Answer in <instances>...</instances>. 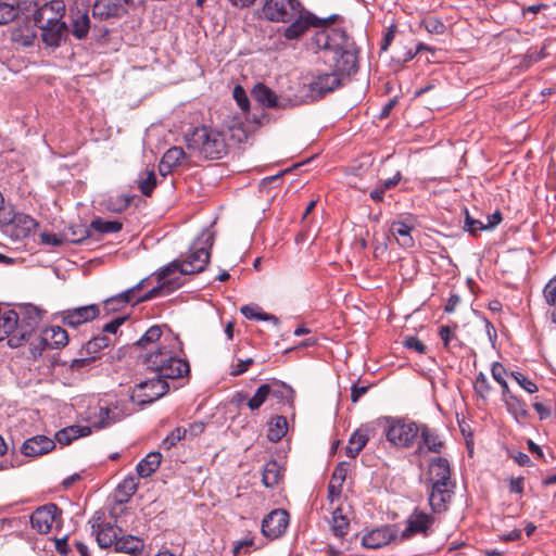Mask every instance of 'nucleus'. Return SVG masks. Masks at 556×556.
<instances>
[{"label": "nucleus", "instance_id": "15", "mask_svg": "<svg viewBox=\"0 0 556 556\" xmlns=\"http://www.w3.org/2000/svg\"><path fill=\"white\" fill-rule=\"evenodd\" d=\"M251 94L261 105L268 109H281L298 106L302 101L298 99L278 97L269 87L264 84H257L253 87Z\"/></svg>", "mask_w": 556, "mask_h": 556}, {"label": "nucleus", "instance_id": "1", "mask_svg": "<svg viewBox=\"0 0 556 556\" xmlns=\"http://www.w3.org/2000/svg\"><path fill=\"white\" fill-rule=\"evenodd\" d=\"M214 243V233L205 230L190 247L189 253L186 258L180 262L173 261L167 266L163 267L157 274L156 279L159 285L142 295L137 296V292L141 290L149 278H144L136 286L129 288L119 294L110 298L104 302L106 311H117L119 307L131 303L132 305L155 299L161 295H167L178 289L182 282L180 277L170 278L169 276L176 271L180 275H192L203 271L210 262V250Z\"/></svg>", "mask_w": 556, "mask_h": 556}, {"label": "nucleus", "instance_id": "37", "mask_svg": "<svg viewBox=\"0 0 556 556\" xmlns=\"http://www.w3.org/2000/svg\"><path fill=\"white\" fill-rule=\"evenodd\" d=\"M138 490V480L134 476L126 477L116 489V501L127 503Z\"/></svg>", "mask_w": 556, "mask_h": 556}, {"label": "nucleus", "instance_id": "26", "mask_svg": "<svg viewBox=\"0 0 556 556\" xmlns=\"http://www.w3.org/2000/svg\"><path fill=\"white\" fill-rule=\"evenodd\" d=\"M92 532L96 533V540L101 548H108L115 545L122 529L114 525L108 523H93Z\"/></svg>", "mask_w": 556, "mask_h": 556}, {"label": "nucleus", "instance_id": "49", "mask_svg": "<svg viewBox=\"0 0 556 556\" xmlns=\"http://www.w3.org/2000/svg\"><path fill=\"white\" fill-rule=\"evenodd\" d=\"M185 157L186 153L184 149L180 147L169 148L162 156L164 162L169 164L174 168L179 166Z\"/></svg>", "mask_w": 556, "mask_h": 556}, {"label": "nucleus", "instance_id": "23", "mask_svg": "<svg viewBox=\"0 0 556 556\" xmlns=\"http://www.w3.org/2000/svg\"><path fill=\"white\" fill-rule=\"evenodd\" d=\"M55 447V442L46 435H35L21 446V453L27 457H37L51 452Z\"/></svg>", "mask_w": 556, "mask_h": 556}, {"label": "nucleus", "instance_id": "45", "mask_svg": "<svg viewBox=\"0 0 556 556\" xmlns=\"http://www.w3.org/2000/svg\"><path fill=\"white\" fill-rule=\"evenodd\" d=\"M492 377L493 379L501 386L502 388V396H505L510 393L509 387L507 384V381L505 380L504 376L509 374L506 371L505 367L498 363L495 362L492 365L491 368Z\"/></svg>", "mask_w": 556, "mask_h": 556}, {"label": "nucleus", "instance_id": "59", "mask_svg": "<svg viewBox=\"0 0 556 556\" xmlns=\"http://www.w3.org/2000/svg\"><path fill=\"white\" fill-rule=\"evenodd\" d=\"M254 364V359L253 358H247L244 361H240L237 365H232L230 367V376L232 377H238V376H241L243 375L244 372L248 371L249 367L251 365Z\"/></svg>", "mask_w": 556, "mask_h": 556}, {"label": "nucleus", "instance_id": "47", "mask_svg": "<svg viewBox=\"0 0 556 556\" xmlns=\"http://www.w3.org/2000/svg\"><path fill=\"white\" fill-rule=\"evenodd\" d=\"M156 187V175L153 170L146 173V177L138 179V188L146 197H151L154 188Z\"/></svg>", "mask_w": 556, "mask_h": 556}, {"label": "nucleus", "instance_id": "61", "mask_svg": "<svg viewBox=\"0 0 556 556\" xmlns=\"http://www.w3.org/2000/svg\"><path fill=\"white\" fill-rule=\"evenodd\" d=\"M401 179H402L401 172H396L393 177L384 179V180H381L378 185L384 191H387V190L395 188L399 185V182L401 181Z\"/></svg>", "mask_w": 556, "mask_h": 556}, {"label": "nucleus", "instance_id": "58", "mask_svg": "<svg viewBox=\"0 0 556 556\" xmlns=\"http://www.w3.org/2000/svg\"><path fill=\"white\" fill-rule=\"evenodd\" d=\"M39 237L40 242L45 245L60 247L65 242L64 237L53 232H41Z\"/></svg>", "mask_w": 556, "mask_h": 556}, {"label": "nucleus", "instance_id": "51", "mask_svg": "<svg viewBox=\"0 0 556 556\" xmlns=\"http://www.w3.org/2000/svg\"><path fill=\"white\" fill-rule=\"evenodd\" d=\"M90 27V21L88 15L85 13L81 16H79L77 20L73 23V35L78 38L83 39L87 36Z\"/></svg>", "mask_w": 556, "mask_h": 556}, {"label": "nucleus", "instance_id": "13", "mask_svg": "<svg viewBox=\"0 0 556 556\" xmlns=\"http://www.w3.org/2000/svg\"><path fill=\"white\" fill-rule=\"evenodd\" d=\"M36 340L38 344L30 343V352L34 357L40 356L45 349L53 350L65 346L68 342V334L62 327L51 326L43 329Z\"/></svg>", "mask_w": 556, "mask_h": 556}, {"label": "nucleus", "instance_id": "50", "mask_svg": "<svg viewBox=\"0 0 556 556\" xmlns=\"http://www.w3.org/2000/svg\"><path fill=\"white\" fill-rule=\"evenodd\" d=\"M464 213V230L468 231L472 236H477L479 231L488 229L481 220L471 217L467 208H465Z\"/></svg>", "mask_w": 556, "mask_h": 556}, {"label": "nucleus", "instance_id": "21", "mask_svg": "<svg viewBox=\"0 0 556 556\" xmlns=\"http://www.w3.org/2000/svg\"><path fill=\"white\" fill-rule=\"evenodd\" d=\"M420 442L416 448V454L424 456L427 453L441 454L445 443L437 430L427 425L419 426Z\"/></svg>", "mask_w": 556, "mask_h": 556}, {"label": "nucleus", "instance_id": "56", "mask_svg": "<svg viewBox=\"0 0 556 556\" xmlns=\"http://www.w3.org/2000/svg\"><path fill=\"white\" fill-rule=\"evenodd\" d=\"M232 96H233V99L236 100L238 106L243 112H248L250 110V101H249V98H248L247 92L243 87H241L240 85H237L233 88Z\"/></svg>", "mask_w": 556, "mask_h": 556}, {"label": "nucleus", "instance_id": "17", "mask_svg": "<svg viewBox=\"0 0 556 556\" xmlns=\"http://www.w3.org/2000/svg\"><path fill=\"white\" fill-rule=\"evenodd\" d=\"M455 489L456 482L432 483L428 485V501L431 510L435 514L446 511L455 494Z\"/></svg>", "mask_w": 556, "mask_h": 556}, {"label": "nucleus", "instance_id": "12", "mask_svg": "<svg viewBox=\"0 0 556 556\" xmlns=\"http://www.w3.org/2000/svg\"><path fill=\"white\" fill-rule=\"evenodd\" d=\"M303 9L299 0H266L263 12L273 22H291Z\"/></svg>", "mask_w": 556, "mask_h": 556}, {"label": "nucleus", "instance_id": "55", "mask_svg": "<svg viewBox=\"0 0 556 556\" xmlns=\"http://www.w3.org/2000/svg\"><path fill=\"white\" fill-rule=\"evenodd\" d=\"M509 377L516 380V382L528 393H534L538 391L536 384L523 374L519 371H510Z\"/></svg>", "mask_w": 556, "mask_h": 556}, {"label": "nucleus", "instance_id": "60", "mask_svg": "<svg viewBox=\"0 0 556 556\" xmlns=\"http://www.w3.org/2000/svg\"><path fill=\"white\" fill-rule=\"evenodd\" d=\"M125 319V317L114 318L102 327V332L100 334H115L118 328L124 324Z\"/></svg>", "mask_w": 556, "mask_h": 556}, {"label": "nucleus", "instance_id": "19", "mask_svg": "<svg viewBox=\"0 0 556 556\" xmlns=\"http://www.w3.org/2000/svg\"><path fill=\"white\" fill-rule=\"evenodd\" d=\"M289 514L285 509H274L262 521V532L268 539H278L287 530Z\"/></svg>", "mask_w": 556, "mask_h": 556}, {"label": "nucleus", "instance_id": "41", "mask_svg": "<svg viewBox=\"0 0 556 556\" xmlns=\"http://www.w3.org/2000/svg\"><path fill=\"white\" fill-rule=\"evenodd\" d=\"M91 227L85 225L72 226L68 233L64 235L65 242L80 244L91 236Z\"/></svg>", "mask_w": 556, "mask_h": 556}, {"label": "nucleus", "instance_id": "32", "mask_svg": "<svg viewBox=\"0 0 556 556\" xmlns=\"http://www.w3.org/2000/svg\"><path fill=\"white\" fill-rule=\"evenodd\" d=\"M413 226L402 220H395L391 224L390 231L397 240V243L403 248H412L414 239L410 236Z\"/></svg>", "mask_w": 556, "mask_h": 556}, {"label": "nucleus", "instance_id": "14", "mask_svg": "<svg viewBox=\"0 0 556 556\" xmlns=\"http://www.w3.org/2000/svg\"><path fill=\"white\" fill-rule=\"evenodd\" d=\"M62 510L54 503H49L36 508L30 515V525L40 534H47L52 530L53 523H61Z\"/></svg>", "mask_w": 556, "mask_h": 556}, {"label": "nucleus", "instance_id": "16", "mask_svg": "<svg viewBox=\"0 0 556 556\" xmlns=\"http://www.w3.org/2000/svg\"><path fill=\"white\" fill-rule=\"evenodd\" d=\"M290 25L283 29V37L288 40L300 39L311 27H319L325 21L318 18L304 8L296 13Z\"/></svg>", "mask_w": 556, "mask_h": 556}, {"label": "nucleus", "instance_id": "25", "mask_svg": "<svg viewBox=\"0 0 556 556\" xmlns=\"http://www.w3.org/2000/svg\"><path fill=\"white\" fill-rule=\"evenodd\" d=\"M126 13L122 0H97L92 8V15L100 20L121 17Z\"/></svg>", "mask_w": 556, "mask_h": 556}, {"label": "nucleus", "instance_id": "2", "mask_svg": "<svg viewBox=\"0 0 556 556\" xmlns=\"http://www.w3.org/2000/svg\"><path fill=\"white\" fill-rule=\"evenodd\" d=\"M312 45L324 52L323 59L331 72L316 74L308 88L313 98L334 91L358 71V49L342 28H324L312 38Z\"/></svg>", "mask_w": 556, "mask_h": 556}, {"label": "nucleus", "instance_id": "36", "mask_svg": "<svg viewBox=\"0 0 556 556\" xmlns=\"http://www.w3.org/2000/svg\"><path fill=\"white\" fill-rule=\"evenodd\" d=\"M282 478V468L277 460L271 459L266 463L262 481L266 488H273L279 483Z\"/></svg>", "mask_w": 556, "mask_h": 556}, {"label": "nucleus", "instance_id": "40", "mask_svg": "<svg viewBox=\"0 0 556 556\" xmlns=\"http://www.w3.org/2000/svg\"><path fill=\"white\" fill-rule=\"evenodd\" d=\"M331 529L333 534L343 539L350 529V520L342 514L341 508H336L332 513Z\"/></svg>", "mask_w": 556, "mask_h": 556}, {"label": "nucleus", "instance_id": "39", "mask_svg": "<svg viewBox=\"0 0 556 556\" xmlns=\"http://www.w3.org/2000/svg\"><path fill=\"white\" fill-rule=\"evenodd\" d=\"M503 401L505 402L508 412L513 414L516 419L528 417L529 412L527 404L511 392L503 396Z\"/></svg>", "mask_w": 556, "mask_h": 556}, {"label": "nucleus", "instance_id": "9", "mask_svg": "<svg viewBox=\"0 0 556 556\" xmlns=\"http://www.w3.org/2000/svg\"><path fill=\"white\" fill-rule=\"evenodd\" d=\"M16 315L18 316L17 334H13L10 340L11 348H18L28 341L42 319V311L31 304L21 307Z\"/></svg>", "mask_w": 556, "mask_h": 556}, {"label": "nucleus", "instance_id": "6", "mask_svg": "<svg viewBox=\"0 0 556 556\" xmlns=\"http://www.w3.org/2000/svg\"><path fill=\"white\" fill-rule=\"evenodd\" d=\"M180 341L173 336H163L162 328L157 325L150 327L142 337L136 341L131 349L136 352V357L146 363V358L154 353H159L165 348H178Z\"/></svg>", "mask_w": 556, "mask_h": 556}, {"label": "nucleus", "instance_id": "48", "mask_svg": "<svg viewBox=\"0 0 556 556\" xmlns=\"http://www.w3.org/2000/svg\"><path fill=\"white\" fill-rule=\"evenodd\" d=\"M21 7H14L13 4L0 2V25H5L14 21L21 11Z\"/></svg>", "mask_w": 556, "mask_h": 556}, {"label": "nucleus", "instance_id": "34", "mask_svg": "<svg viewBox=\"0 0 556 556\" xmlns=\"http://www.w3.org/2000/svg\"><path fill=\"white\" fill-rule=\"evenodd\" d=\"M96 418L97 419L92 422V426L97 429H102L121 420L123 415L117 410V407H100Z\"/></svg>", "mask_w": 556, "mask_h": 556}, {"label": "nucleus", "instance_id": "10", "mask_svg": "<svg viewBox=\"0 0 556 556\" xmlns=\"http://www.w3.org/2000/svg\"><path fill=\"white\" fill-rule=\"evenodd\" d=\"M112 340L106 334H97L90 339L79 351V357L74 358L70 363L73 371H81L90 367V365L100 357L102 350L109 348Z\"/></svg>", "mask_w": 556, "mask_h": 556}, {"label": "nucleus", "instance_id": "52", "mask_svg": "<svg viewBox=\"0 0 556 556\" xmlns=\"http://www.w3.org/2000/svg\"><path fill=\"white\" fill-rule=\"evenodd\" d=\"M544 298L549 305L556 306V276L544 288ZM552 320L556 324V307L553 309Z\"/></svg>", "mask_w": 556, "mask_h": 556}, {"label": "nucleus", "instance_id": "46", "mask_svg": "<svg viewBox=\"0 0 556 556\" xmlns=\"http://www.w3.org/2000/svg\"><path fill=\"white\" fill-rule=\"evenodd\" d=\"M420 25L430 34L442 35L446 26L437 16L427 15L420 21Z\"/></svg>", "mask_w": 556, "mask_h": 556}, {"label": "nucleus", "instance_id": "7", "mask_svg": "<svg viewBox=\"0 0 556 556\" xmlns=\"http://www.w3.org/2000/svg\"><path fill=\"white\" fill-rule=\"evenodd\" d=\"M387 422L384 434L390 444L399 448L413 446L419 434V426L416 422L391 417L387 419Z\"/></svg>", "mask_w": 556, "mask_h": 556}, {"label": "nucleus", "instance_id": "3", "mask_svg": "<svg viewBox=\"0 0 556 556\" xmlns=\"http://www.w3.org/2000/svg\"><path fill=\"white\" fill-rule=\"evenodd\" d=\"M23 8L33 11V21L36 27L41 30V38L47 46L58 47L62 37L67 31V26L62 22L65 5L62 0H52L40 3V0L24 1Z\"/></svg>", "mask_w": 556, "mask_h": 556}, {"label": "nucleus", "instance_id": "62", "mask_svg": "<svg viewBox=\"0 0 556 556\" xmlns=\"http://www.w3.org/2000/svg\"><path fill=\"white\" fill-rule=\"evenodd\" d=\"M368 386L353 384L351 388V401L353 403L358 402V400L368 391Z\"/></svg>", "mask_w": 556, "mask_h": 556}, {"label": "nucleus", "instance_id": "30", "mask_svg": "<svg viewBox=\"0 0 556 556\" xmlns=\"http://www.w3.org/2000/svg\"><path fill=\"white\" fill-rule=\"evenodd\" d=\"M161 462L162 454L160 452L149 453L136 467L138 476L140 478H148L152 476L159 469Z\"/></svg>", "mask_w": 556, "mask_h": 556}, {"label": "nucleus", "instance_id": "27", "mask_svg": "<svg viewBox=\"0 0 556 556\" xmlns=\"http://www.w3.org/2000/svg\"><path fill=\"white\" fill-rule=\"evenodd\" d=\"M394 536L391 528L382 527L366 533L362 539V544L367 548L376 549L389 544Z\"/></svg>", "mask_w": 556, "mask_h": 556}, {"label": "nucleus", "instance_id": "11", "mask_svg": "<svg viewBox=\"0 0 556 556\" xmlns=\"http://www.w3.org/2000/svg\"><path fill=\"white\" fill-rule=\"evenodd\" d=\"M0 224L9 226V232L12 239L23 240L29 237L38 227V223L31 216L24 213L4 212Z\"/></svg>", "mask_w": 556, "mask_h": 556}, {"label": "nucleus", "instance_id": "20", "mask_svg": "<svg viewBox=\"0 0 556 556\" xmlns=\"http://www.w3.org/2000/svg\"><path fill=\"white\" fill-rule=\"evenodd\" d=\"M434 518L424 511L415 509L406 521V528L401 534L402 540H407L415 534L429 535Z\"/></svg>", "mask_w": 556, "mask_h": 556}, {"label": "nucleus", "instance_id": "5", "mask_svg": "<svg viewBox=\"0 0 556 556\" xmlns=\"http://www.w3.org/2000/svg\"><path fill=\"white\" fill-rule=\"evenodd\" d=\"M177 352H181V343L178 348H165L149 355L143 365L150 374H156L166 381L189 377L190 365L187 359L178 356Z\"/></svg>", "mask_w": 556, "mask_h": 556}, {"label": "nucleus", "instance_id": "8", "mask_svg": "<svg viewBox=\"0 0 556 556\" xmlns=\"http://www.w3.org/2000/svg\"><path fill=\"white\" fill-rule=\"evenodd\" d=\"M146 380L135 384L131 392V401L138 405L155 402L169 391V383L156 374H150Z\"/></svg>", "mask_w": 556, "mask_h": 556}, {"label": "nucleus", "instance_id": "35", "mask_svg": "<svg viewBox=\"0 0 556 556\" xmlns=\"http://www.w3.org/2000/svg\"><path fill=\"white\" fill-rule=\"evenodd\" d=\"M288 432V421L285 416H275L268 424L267 438L270 442L280 441Z\"/></svg>", "mask_w": 556, "mask_h": 556}, {"label": "nucleus", "instance_id": "31", "mask_svg": "<svg viewBox=\"0 0 556 556\" xmlns=\"http://www.w3.org/2000/svg\"><path fill=\"white\" fill-rule=\"evenodd\" d=\"M269 395L277 399L279 402L291 404L294 400V390L283 381L271 379L268 383Z\"/></svg>", "mask_w": 556, "mask_h": 556}, {"label": "nucleus", "instance_id": "33", "mask_svg": "<svg viewBox=\"0 0 556 556\" xmlns=\"http://www.w3.org/2000/svg\"><path fill=\"white\" fill-rule=\"evenodd\" d=\"M90 433L91 428L88 426H72L58 431L55 440L62 445H67L73 440L89 435Z\"/></svg>", "mask_w": 556, "mask_h": 556}, {"label": "nucleus", "instance_id": "29", "mask_svg": "<svg viewBox=\"0 0 556 556\" xmlns=\"http://www.w3.org/2000/svg\"><path fill=\"white\" fill-rule=\"evenodd\" d=\"M114 547L115 552L137 556L141 554L143 549V542L141 539L134 535H123L118 536Z\"/></svg>", "mask_w": 556, "mask_h": 556}, {"label": "nucleus", "instance_id": "28", "mask_svg": "<svg viewBox=\"0 0 556 556\" xmlns=\"http://www.w3.org/2000/svg\"><path fill=\"white\" fill-rule=\"evenodd\" d=\"M348 463H340L333 470L331 479L328 484V498L333 502L341 495L342 484L346 478Z\"/></svg>", "mask_w": 556, "mask_h": 556}, {"label": "nucleus", "instance_id": "57", "mask_svg": "<svg viewBox=\"0 0 556 556\" xmlns=\"http://www.w3.org/2000/svg\"><path fill=\"white\" fill-rule=\"evenodd\" d=\"M403 345L408 350H414L419 354L427 352V346L415 336H408L404 339Z\"/></svg>", "mask_w": 556, "mask_h": 556}, {"label": "nucleus", "instance_id": "42", "mask_svg": "<svg viewBox=\"0 0 556 556\" xmlns=\"http://www.w3.org/2000/svg\"><path fill=\"white\" fill-rule=\"evenodd\" d=\"M91 231L99 233H115L122 230L123 224L118 220H104L101 217L94 218L90 223Z\"/></svg>", "mask_w": 556, "mask_h": 556}, {"label": "nucleus", "instance_id": "63", "mask_svg": "<svg viewBox=\"0 0 556 556\" xmlns=\"http://www.w3.org/2000/svg\"><path fill=\"white\" fill-rule=\"evenodd\" d=\"M525 478L517 477L509 480V492L521 494L523 492Z\"/></svg>", "mask_w": 556, "mask_h": 556}, {"label": "nucleus", "instance_id": "24", "mask_svg": "<svg viewBox=\"0 0 556 556\" xmlns=\"http://www.w3.org/2000/svg\"><path fill=\"white\" fill-rule=\"evenodd\" d=\"M374 429L368 425H363L356 429L350 437L345 454L350 458H356L361 451L366 446Z\"/></svg>", "mask_w": 556, "mask_h": 556}, {"label": "nucleus", "instance_id": "18", "mask_svg": "<svg viewBox=\"0 0 556 556\" xmlns=\"http://www.w3.org/2000/svg\"><path fill=\"white\" fill-rule=\"evenodd\" d=\"M100 315V307L97 304H89L67 308L61 312V319L65 326L76 328L83 324L92 321Z\"/></svg>", "mask_w": 556, "mask_h": 556}, {"label": "nucleus", "instance_id": "64", "mask_svg": "<svg viewBox=\"0 0 556 556\" xmlns=\"http://www.w3.org/2000/svg\"><path fill=\"white\" fill-rule=\"evenodd\" d=\"M532 406L538 413L541 420L546 419L551 416V407L546 406L545 404L541 402H534Z\"/></svg>", "mask_w": 556, "mask_h": 556}, {"label": "nucleus", "instance_id": "53", "mask_svg": "<svg viewBox=\"0 0 556 556\" xmlns=\"http://www.w3.org/2000/svg\"><path fill=\"white\" fill-rule=\"evenodd\" d=\"M475 392L482 399H485L491 392V386L486 376L479 372L473 382Z\"/></svg>", "mask_w": 556, "mask_h": 556}, {"label": "nucleus", "instance_id": "54", "mask_svg": "<svg viewBox=\"0 0 556 556\" xmlns=\"http://www.w3.org/2000/svg\"><path fill=\"white\" fill-rule=\"evenodd\" d=\"M187 434V430L181 427L175 428L163 441L162 447L165 450H170L175 446L181 439H184Z\"/></svg>", "mask_w": 556, "mask_h": 556}, {"label": "nucleus", "instance_id": "22", "mask_svg": "<svg viewBox=\"0 0 556 556\" xmlns=\"http://www.w3.org/2000/svg\"><path fill=\"white\" fill-rule=\"evenodd\" d=\"M455 482L452 479V469L450 462L445 457H434L429 463L426 483H446Z\"/></svg>", "mask_w": 556, "mask_h": 556}, {"label": "nucleus", "instance_id": "43", "mask_svg": "<svg viewBox=\"0 0 556 556\" xmlns=\"http://www.w3.org/2000/svg\"><path fill=\"white\" fill-rule=\"evenodd\" d=\"M457 325L455 324L452 328L448 325L441 326L439 329V337L443 342V346L447 352H451L454 348L460 345V341L455 334V329Z\"/></svg>", "mask_w": 556, "mask_h": 556}, {"label": "nucleus", "instance_id": "38", "mask_svg": "<svg viewBox=\"0 0 556 556\" xmlns=\"http://www.w3.org/2000/svg\"><path fill=\"white\" fill-rule=\"evenodd\" d=\"M131 202V198L126 194L110 195L101 202V206L112 213L124 212Z\"/></svg>", "mask_w": 556, "mask_h": 556}, {"label": "nucleus", "instance_id": "4", "mask_svg": "<svg viewBox=\"0 0 556 556\" xmlns=\"http://www.w3.org/2000/svg\"><path fill=\"white\" fill-rule=\"evenodd\" d=\"M187 148L206 160H219L227 154L224 135L212 127H195L185 135Z\"/></svg>", "mask_w": 556, "mask_h": 556}, {"label": "nucleus", "instance_id": "44", "mask_svg": "<svg viewBox=\"0 0 556 556\" xmlns=\"http://www.w3.org/2000/svg\"><path fill=\"white\" fill-rule=\"evenodd\" d=\"M268 390L267 383L261 384L254 395L248 400L247 405L252 412L257 410L266 402L269 396Z\"/></svg>", "mask_w": 556, "mask_h": 556}]
</instances>
